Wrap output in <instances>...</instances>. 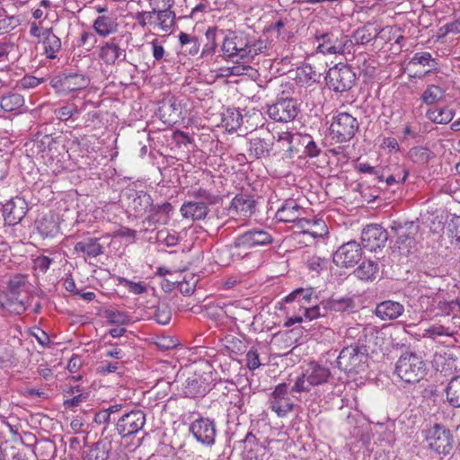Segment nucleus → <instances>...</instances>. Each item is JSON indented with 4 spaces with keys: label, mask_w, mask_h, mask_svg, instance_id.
Returning <instances> with one entry per match:
<instances>
[{
    "label": "nucleus",
    "mask_w": 460,
    "mask_h": 460,
    "mask_svg": "<svg viewBox=\"0 0 460 460\" xmlns=\"http://www.w3.org/2000/svg\"><path fill=\"white\" fill-rule=\"evenodd\" d=\"M248 44L249 34L245 31L225 30L219 56L226 61L245 63Z\"/></svg>",
    "instance_id": "obj_1"
},
{
    "label": "nucleus",
    "mask_w": 460,
    "mask_h": 460,
    "mask_svg": "<svg viewBox=\"0 0 460 460\" xmlns=\"http://www.w3.org/2000/svg\"><path fill=\"white\" fill-rule=\"evenodd\" d=\"M420 226L414 221H406L404 223L394 222L391 226L392 233L395 235L396 240L392 246L394 252L400 255L408 256L416 251L417 240Z\"/></svg>",
    "instance_id": "obj_2"
},
{
    "label": "nucleus",
    "mask_w": 460,
    "mask_h": 460,
    "mask_svg": "<svg viewBox=\"0 0 460 460\" xmlns=\"http://www.w3.org/2000/svg\"><path fill=\"white\" fill-rule=\"evenodd\" d=\"M395 374L405 383L415 384L426 375L422 358L411 351L402 354L395 364Z\"/></svg>",
    "instance_id": "obj_3"
},
{
    "label": "nucleus",
    "mask_w": 460,
    "mask_h": 460,
    "mask_svg": "<svg viewBox=\"0 0 460 460\" xmlns=\"http://www.w3.org/2000/svg\"><path fill=\"white\" fill-rule=\"evenodd\" d=\"M368 352H363L352 346H345L336 358L338 368L349 374H359L365 371Z\"/></svg>",
    "instance_id": "obj_4"
},
{
    "label": "nucleus",
    "mask_w": 460,
    "mask_h": 460,
    "mask_svg": "<svg viewBox=\"0 0 460 460\" xmlns=\"http://www.w3.org/2000/svg\"><path fill=\"white\" fill-rule=\"evenodd\" d=\"M330 376L331 371L328 367L312 362L306 370L296 378L291 391L295 393L309 392L312 386L326 383Z\"/></svg>",
    "instance_id": "obj_5"
},
{
    "label": "nucleus",
    "mask_w": 460,
    "mask_h": 460,
    "mask_svg": "<svg viewBox=\"0 0 460 460\" xmlns=\"http://www.w3.org/2000/svg\"><path fill=\"white\" fill-rule=\"evenodd\" d=\"M325 80L330 90L335 93H344L354 85L356 73L351 66L338 64L329 69Z\"/></svg>",
    "instance_id": "obj_6"
},
{
    "label": "nucleus",
    "mask_w": 460,
    "mask_h": 460,
    "mask_svg": "<svg viewBox=\"0 0 460 460\" xmlns=\"http://www.w3.org/2000/svg\"><path fill=\"white\" fill-rule=\"evenodd\" d=\"M358 128L359 124L356 118L348 112H341L333 117L330 130L332 138L341 144L349 141Z\"/></svg>",
    "instance_id": "obj_7"
},
{
    "label": "nucleus",
    "mask_w": 460,
    "mask_h": 460,
    "mask_svg": "<svg viewBox=\"0 0 460 460\" xmlns=\"http://www.w3.org/2000/svg\"><path fill=\"white\" fill-rule=\"evenodd\" d=\"M427 447L438 455H448L453 448V438L449 429L436 424L426 430Z\"/></svg>",
    "instance_id": "obj_8"
},
{
    "label": "nucleus",
    "mask_w": 460,
    "mask_h": 460,
    "mask_svg": "<svg viewBox=\"0 0 460 460\" xmlns=\"http://www.w3.org/2000/svg\"><path fill=\"white\" fill-rule=\"evenodd\" d=\"M298 112L297 102L293 98H278L275 102L268 105L267 109L269 117L278 122L292 121Z\"/></svg>",
    "instance_id": "obj_9"
},
{
    "label": "nucleus",
    "mask_w": 460,
    "mask_h": 460,
    "mask_svg": "<svg viewBox=\"0 0 460 460\" xmlns=\"http://www.w3.org/2000/svg\"><path fill=\"white\" fill-rule=\"evenodd\" d=\"M189 431L203 446L211 447L216 442L217 427L212 419L199 417L190 424Z\"/></svg>",
    "instance_id": "obj_10"
},
{
    "label": "nucleus",
    "mask_w": 460,
    "mask_h": 460,
    "mask_svg": "<svg viewBox=\"0 0 460 460\" xmlns=\"http://www.w3.org/2000/svg\"><path fill=\"white\" fill-rule=\"evenodd\" d=\"M145 423L146 414L142 411H131L117 419L116 430L120 437L125 438L137 433Z\"/></svg>",
    "instance_id": "obj_11"
},
{
    "label": "nucleus",
    "mask_w": 460,
    "mask_h": 460,
    "mask_svg": "<svg viewBox=\"0 0 460 460\" xmlns=\"http://www.w3.org/2000/svg\"><path fill=\"white\" fill-rule=\"evenodd\" d=\"M362 249L356 241L345 243L333 253V262L339 267H354L362 258Z\"/></svg>",
    "instance_id": "obj_12"
},
{
    "label": "nucleus",
    "mask_w": 460,
    "mask_h": 460,
    "mask_svg": "<svg viewBox=\"0 0 460 460\" xmlns=\"http://www.w3.org/2000/svg\"><path fill=\"white\" fill-rule=\"evenodd\" d=\"M273 243L272 234L263 229H252L238 235L234 246L243 249H252L266 246Z\"/></svg>",
    "instance_id": "obj_13"
},
{
    "label": "nucleus",
    "mask_w": 460,
    "mask_h": 460,
    "mask_svg": "<svg viewBox=\"0 0 460 460\" xmlns=\"http://www.w3.org/2000/svg\"><path fill=\"white\" fill-rule=\"evenodd\" d=\"M323 40V42L320 43L317 47V51L326 54H344L346 51L349 52V38L346 35H343L341 32H329L321 35L317 38L319 40Z\"/></svg>",
    "instance_id": "obj_14"
},
{
    "label": "nucleus",
    "mask_w": 460,
    "mask_h": 460,
    "mask_svg": "<svg viewBox=\"0 0 460 460\" xmlns=\"http://www.w3.org/2000/svg\"><path fill=\"white\" fill-rule=\"evenodd\" d=\"M389 234L387 231L379 225H368L361 233L362 248L375 252L385 245Z\"/></svg>",
    "instance_id": "obj_15"
},
{
    "label": "nucleus",
    "mask_w": 460,
    "mask_h": 460,
    "mask_svg": "<svg viewBox=\"0 0 460 460\" xmlns=\"http://www.w3.org/2000/svg\"><path fill=\"white\" fill-rule=\"evenodd\" d=\"M304 212L303 208L294 199L286 200L276 213V218L282 222H297L300 228H304L305 225H310L311 220L302 218Z\"/></svg>",
    "instance_id": "obj_16"
},
{
    "label": "nucleus",
    "mask_w": 460,
    "mask_h": 460,
    "mask_svg": "<svg viewBox=\"0 0 460 460\" xmlns=\"http://www.w3.org/2000/svg\"><path fill=\"white\" fill-rule=\"evenodd\" d=\"M211 382L208 380L207 375L194 373L182 384L181 393L188 398L203 397L211 390Z\"/></svg>",
    "instance_id": "obj_17"
},
{
    "label": "nucleus",
    "mask_w": 460,
    "mask_h": 460,
    "mask_svg": "<svg viewBox=\"0 0 460 460\" xmlns=\"http://www.w3.org/2000/svg\"><path fill=\"white\" fill-rule=\"evenodd\" d=\"M226 209L231 217H249L255 211V200L251 195L237 194Z\"/></svg>",
    "instance_id": "obj_18"
},
{
    "label": "nucleus",
    "mask_w": 460,
    "mask_h": 460,
    "mask_svg": "<svg viewBox=\"0 0 460 460\" xmlns=\"http://www.w3.org/2000/svg\"><path fill=\"white\" fill-rule=\"evenodd\" d=\"M157 114L164 124L172 125L181 118V108L175 97L168 96L160 102Z\"/></svg>",
    "instance_id": "obj_19"
},
{
    "label": "nucleus",
    "mask_w": 460,
    "mask_h": 460,
    "mask_svg": "<svg viewBox=\"0 0 460 460\" xmlns=\"http://www.w3.org/2000/svg\"><path fill=\"white\" fill-rule=\"evenodd\" d=\"M380 168L379 182L385 183V187L403 183L409 175L407 169L396 164Z\"/></svg>",
    "instance_id": "obj_20"
},
{
    "label": "nucleus",
    "mask_w": 460,
    "mask_h": 460,
    "mask_svg": "<svg viewBox=\"0 0 460 460\" xmlns=\"http://www.w3.org/2000/svg\"><path fill=\"white\" fill-rule=\"evenodd\" d=\"M458 324L453 319L444 318L439 323L431 324L424 331V337L436 340L438 337H454L458 333Z\"/></svg>",
    "instance_id": "obj_21"
},
{
    "label": "nucleus",
    "mask_w": 460,
    "mask_h": 460,
    "mask_svg": "<svg viewBox=\"0 0 460 460\" xmlns=\"http://www.w3.org/2000/svg\"><path fill=\"white\" fill-rule=\"evenodd\" d=\"M99 57L106 65H114L126 59V50L112 38L101 47Z\"/></svg>",
    "instance_id": "obj_22"
},
{
    "label": "nucleus",
    "mask_w": 460,
    "mask_h": 460,
    "mask_svg": "<svg viewBox=\"0 0 460 460\" xmlns=\"http://www.w3.org/2000/svg\"><path fill=\"white\" fill-rule=\"evenodd\" d=\"M274 137L267 132L263 137H254L250 139L249 156L260 159L270 155L273 146Z\"/></svg>",
    "instance_id": "obj_23"
},
{
    "label": "nucleus",
    "mask_w": 460,
    "mask_h": 460,
    "mask_svg": "<svg viewBox=\"0 0 460 460\" xmlns=\"http://www.w3.org/2000/svg\"><path fill=\"white\" fill-rule=\"evenodd\" d=\"M224 35L225 30L219 29L217 26L208 27L205 32L206 42L200 51V58L204 59L212 58L218 49L217 40L219 38L223 39Z\"/></svg>",
    "instance_id": "obj_24"
},
{
    "label": "nucleus",
    "mask_w": 460,
    "mask_h": 460,
    "mask_svg": "<svg viewBox=\"0 0 460 460\" xmlns=\"http://www.w3.org/2000/svg\"><path fill=\"white\" fill-rule=\"evenodd\" d=\"M25 205L24 199L19 198L7 202L4 206V220L13 226L20 223L26 214Z\"/></svg>",
    "instance_id": "obj_25"
},
{
    "label": "nucleus",
    "mask_w": 460,
    "mask_h": 460,
    "mask_svg": "<svg viewBox=\"0 0 460 460\" xmlns=\"http://www.w3.org/2000/svg\"><path fill=\"white\" fill-rule=\"evenodd\" d=\"M404 306L399 302L386 300L377 304L375 313L383 321L394 320L402 314Z\"/></svg>",
    "instance_id": "obj_26"
},
{
    "label": "nucleus",
    "mask_w": 460,
    "mask_h": 460,
    "mask_svg": "<svg viewBox=\"0 0 460 460\" xmlns=\"http://www.w3.org/2000/svg\"><path fill=\"white\" fill-rule=\"evenodd\" d=\"M181 214L184 218H190L193 221L206 218L209 211L208 205L203 202L190 200L184 202L181 207Z\"/></svg>",
    "instance_id": "obj_27"
},
{
    "label": "nucleus",
    "mask_w": 460,
    "mask_h": 460,
    "mask_svg": "<svg viewBox=\"0 0 460 460\" xmlns=\"http://www.w3.org/2000/svg\"><path fill=\"white\" fill-rule=\"evenodd\" d=\"M111 449V440L105 437L90 447L84 460H108Z\"/></svg>",
    "instance_id": "obj_28"
},
{
    "label": "nucleus",
    "mask_w": 460,
    "mask_h": 460,
    "mask_svg": "<svg viewBox=\"0 0 460 460\" xmlns=\"http://www.w3.org/2000/svg\"><path fill=\"white\" fill-rule=\"evenodd\" d=\"M62 86L70 92H75L86 88L90 84V79L80 73H64L60 79Z\"/></svg>",
    "instance_id": "obj_29"
},
{
    "label": "nucleus",
    "mask_w": 460,
    "mask_h": 460,
    "mask_svg": "<svg viewBox=\"0 0 460 460\" xmlns=\"http://www.w3.org/2000/svg\"><path fill=\"white\" fill-rule=\"evenodd\" d=\"M172 210V205L170 202L154 205L152 203L149 215L146 218L149 226L157 224H166L169 219V214Z\"/></svg>",
    "instance_id": "obj_30"
},
{
    "label": "nucleus",
    "mask_w": 460,
    "mask_h": 460,
    "mask_svg": "<svg viewBox=\"0 0 460 460\" xmlns=\"http://www.w3.org/2000/svg\"><path fill=\"white\" fill-rule=\"evenodd\" d=\"M75 252H83L88 257L95 258L103 254L104 248L100 243V239L96 237H87L84 240L77 242L74 247Z\"/></svg>",
    "instance_id": "obj_31"
},
{
    "label": "nucleus",
    "mask_w": 460,
    "mask_h": 460,
    "mask_svg": "<svg viewBox=\"0 0 460 460\" xmlns=\"http://www.w3.org/2000/svg\"><path fill=\"white\" fill-rule=\"evenodd\" d=\"M26 284V276L22 274H16L13 276L7 284V296L10 304H19L22 305V301L19 300L21 291Z\"/></svg>",
    "instance_id": "obj_32"
},
{
    "label": "nucleus",
    "mask_w": 460,
    "mask_h": 460,
    "mask_svg": "<svg viewBox=\"0 0 460 460\" xmlns=\"http://www.w3.org/2000/svg\"><path fill=\"white\" fill-rule=\"evenodd\" d=\"M118 26L116 19L107 15L98 16L93 22V29L101 37H107L115 33Z\"/></svg>",
    "instance_id": "obj_33"
},
{
    "label": "nucleus",
    "mask_w": 460,
    "mask_h": 460,
    "mask_svg": "<svg viewBox=\"0 0 460 460\" xmlns=\"http://www.w3.org/2000/svg\"><path fill=\"white\" fill-rule=\"evenodd\" d=\"M153 203V199L150 194L144 190H139L135 193L130 207L136 213V215H143L146 212H149Z\"/></svg>",
    "instance_id": "obj_34"
},
{
    "label": "nucleus",
    "mask_w": 460,
    "mask_h": 460,
    "mask_svg": "<svg viewBox=\"0 0 460 460\" xmlns=\"http://www.w3.org/2000/svg\"><path fill=\"white\" fill-rule=\"evenodd\" d=\"M378 270V263L368 260L367 261H363L358 268H356L353 274L358 279L369 281L375 279Z\"/></svg>",
    "instance_id": "obj_35"
},
{
    "label": "nucleus",
    "mask_w": 460,
    "mask_h": 460,
    "mask_svg": "<svg viewBox=\"0 0 460 460\" xmlns=\"http://www.w3.org/2000/svg\"><path fill=\"white\" fill-rule=\"evenodd\" d=\"M355 306L354 300L349 296L334 297L332 296L324 302L323 309H329L335 312L351 311Z\"/></svg>",
    "instance_id": "obj_36"
},
{
    "label": "nucleus",
    "mask_w": 460,
    "mask_h": 460,
    "mask_svg": "<svg viewBox=\"0 0 460 460\" xmlns=\"http://www.w3.org/2000/svg\"><path fill=\"white\" fill-rule=\"evenodd\" d=\"M24 105L23 97L16 93H8L0 97V108L4 112H13L18 111Z\"/></svg>",
    "instance_id": "obj_37"
},
{
    "label": "nucleus",
    "mask_w": 460,
    "mask_h": 460,
    "mask_svg": "<svg viewBox=\"0 0 460 460\" xmlns=\"http://www.w3.org/2000/svg\"><path fill=\"white\" fill-rule=\"evenodd\" d=\"M454 111L448 108H434L429 109L426 116L427 118L437 124H447L454 118Z\"/></svg>",
    "instance_id": "obj_38"
},
{
    "label": "nucleus",
    "mask_w": 460,
    "mask_h": 460,
    "mask_svg": "<svg viewBox=\"0 0 460 460\" xmlns=\"http://www.w3.org/2000/svg\"><path fill=\"white\" fill-rule=\"evenodd\" d=\"M179 41L189 55L196 56L199 53L200 42L197 36L181 31L179 34Z\"/></svg>",
    "instance_id": "obj_39"
},
{
    "label": "nucleus",
    "mask_w": 460,
    "mask_h": 460,
    "mask_svg": "<svg viewBox=\"0 0 460 460\" xmlns=\"http://www.w3.org/2000/svg\"><path fill=\"white\" fill-rule=\"evenodd\" d=\"M270 408L279 417H284L293 410L294 403L289 397L270 398Z\"/></svg>",
    "instance_id": "obj_40"
},
{
    "label": "nucleus",
    "mask_w": 460,
    "mask_h": 460,
    "mask_svg": "<svg viewBox=\"0 0 460 460\" xmlns=\"http://www.w3.org/2000/svg\"><path fill=\"white\" fill-rule=\"evenodd\" d=\"M171 9L172 7H165L155 10L158 24L164 31H169L174 24L175 13Z\"/></svg>",
    "instance_id": "obj_41"
},
{
    "label": "nucleus",
    "mask_w": 460,
    "mask_h": 460,
    "mask_svg": "<svg viewBox=\"0 0 460 460\" xmlns=\"http://www.w3.org/2000/svg\"><path fill=\"white\" fill-rule=\"evenodd\" d=\"M433 156L434 154L424 146H414L409 151L410 159L420 165L427 164Z\"/></svg>",
    "instance_id": "obj_42"
},
{
    "label": "nucleus",
    "mask_w": 460,
    "mask_h": 460,
    "mask_svg": "<svg viewBox=\"0 0 460 460\" xmlns=\"http://www.w3.org/2000/svg\"><path fill=\"white\" fill-rule=\"evenodd\" d=\"M189 195L193 197L195 201L203 202L207 205H215L219 201V197L217 195H215L201 187L192 188L191 191L189 192Z\"/></svg>",
    "instance_id": "obj_43"
},
{
    "label": "nucleus",
    "mask_w": 460,
    "mask_h": 460,
    "mask_svg": "<svg viewBox=\"0 0 460 460\" xmlns=\"http://www.w3.org/2000/svg\"><path fill=\"white\" fill-rule=\"evenodd\" d=\"M38 231L43 237L55 236L59 232V226L52 217H44L38 223Z\"/></svg>",
    "instance_id": "obj_44"
},
{
    "label": "nucleus",
    "mask_w": 460,
    "mask_h": 460,
    "mask_svg": "<svg viewBox=\"0 0 460 460\" xmlns=\"http://www.w3.org/2000/svg\"><path fill=\"white\" fill-rule=\"evenodd\" d=\"M447 398L454 407H460V377H453L447 386Z\"/></svg>",
    "instance_id": "obj_45"
},
{
    "label": "nucleus",
    "mask_w": 460,
    "mask_h": 460,
    "mask_svg": "<svg viewBox=\"0 0 460 460\" xmlns=\"http://www.w3.org/2000/svg\"><path fill=\"white\" fill-rule=\"evenodd\" d=\"M376 333V330L373 326H367L360 335L357 338L354 342H350L349 345L354 347L355 349H358L363 352H368L367 345L372 340Z\"/></svg>",
    "instance_id": "obj_46"
},
{
    "label": "nucleus",
    "mask_w": 460,
    "mask_h": 460,
    "mask_svg": "<svg viewBox=\"0 0 460 460\" xmlns=\"http://www.w3.org/2000/svg\"><path fill=\"white\" fill-rule=\"evenodd\" d=\"M247 53L245 56V63H249L255 56L263 53L268 49L267 41L263 40H252L249 36V44L247 46Z\"/></svg>",
    "instance_id": "obj_47"
},
{
    "label": "nucleus",
    "mask_w": 460,
    "mask_h": 460,
    "mask_svg": "<svg viewBox=\"0 0 460 460\" xmlns=\"http://www.w3.org/2000/svg\"><path fill=\"white\" fill-rule=\"evenodd\" d=\"M444 90L437 85H429L422 93L421 100L428 105L433 104L444 97Z\"/></svg>",
    "instance_id": "obj_48"
},
{
    "label": "nucleus",
    "mask_w": 460,
    "mask_h": 460,
    "mask_svg": "<svg viewBox=\"0 0 460 460\" xmlns=\"http://www.w3.org/2000/svg\"><path fill=\"white\" fill-rule=\"evenodd\" d=\"M438 309L445 315V318H448L447 316L453 314L450 319H453V322H456L455 320L458 319L457 314H460V303L457 300H452L449 302L439 301Z\"/></svg>",
    "instance_id": "obj_49"
},
{
    "label": "nucleus",
    "mask_w": 460,
    "mask_h": 460,
    "mask_svg": "<svg viewBox=\"0 0 460 460\" xmlns=\"http://www.w3.org/2000/svg\"><path fill=\"white\" fill-rule=\"evenodd\" d=\"M302 229L304 234H308L314 238L322 237L328 233L327 226L323 220H311V224L305 225Z\"/></svg>",
    "instance_id": "obj_50"
},
{
    "label": "nucleus",
    "mask_w": 460,
    "mask_h": 460,
    "mask_svg": "<svg viewBox=\"0 0 460 460\" xmlns=\"http://www.w3.org/2000/svg\"><path fill=\"white\" fill-rule=\"evenodd\" d=\"M288 23L287 18L279 19L276 22L270 23L265 30L268 32L275 31L277 33V38L281 39L282 40H288L289 39V33L286 30V25Z\"/></svg>",
    "instance_id": "obj_51"
},
{
    "label": "nucleus",
    "mask_w": 460,
    "mask_h": 460,
    "mask_svg": "<svg viewBox=\"0 0 460 460\" xmlns=\"http://www.w3.org/2000/svg\"><path fill=\"white\" fill-rule=\"evenodd\" d=\"M154 318L159 324L165 325L169 323L172 318V311L168 304H159L155 311Z\"/></svg>",
    "instance_id": "obj_52"
},
{
    "label": "nucleus",
    "mask_w": 460,
    "mask_h": 460,
    "mask_svg": "<svg viewBox=\"0 0 460 460\" xmlns=\"http://www.w3.org/2000/svg\"><path fill=\"white\" fill-rule=\"evenodd\" d=\"M372 40L371 33L365 28H359L356 30L353 34L351 35V38L349 39V49L354 45H364L368 43Z\"/></svg>",
    "instance_id": "obj_53"
},
{
    "label": "nucleus",
    "mask_w": 460,
    "mask_h": 460,
    "mask_svg": "<svg viewBox=\"0 0 460 460\" xmlns=\"http://www.w3.org/2000/svg\"><path fill=\"white\" fill-rule=\"evenodd\" d=\"M45 52L49 58H55L56 53L61 48V41L59 38H58L54 34H49L46 37L45 41Z\"/></svg>",
    "instance_id": "obj_54"
},
{
    "label": "nucleus",
    "mask_w": 460,
    "mask_h": 460,
    "mask_svg": "<svg viewBox=\"0 0 460 460\" xmlns=\"http://www.w3.org/2000/svg\"><path fill=\"white\" fill-rule=\"evenodd\" d=\"M313 291L311 288H297L295 291H293L291 294H289L285 301L287 303L297 300L298 303L303 302H309L312 297Z\"/></svg>",
    "instance_id": "obj_55"
},
{
    "label": "nucleus",
    "mask_w": 460,
    "mask_h": 460,
    "mask_svg": "<svg viewBox=\"0 0 460 460\" xmlns=\"http://www.w3.org/2000/svg\"><path fill=\"white\" fill-rule=\"evenodd\" d=\"M356 62L358 68L365 75L372 77L375 74L376 67L369 62L367 59V54H359L356 58Z\"/></svg>",
    "instance_id": "obj_56"
},
{
    "label": "nucleus",
    "mask_w": 460,
    "mask_h": 460,
    "mask_svg": "<svg viewBox=\"0 0 460 460\" xmlns=\"http://www.w3.org/2000/svg\"><path fill=\"white\" fill-rule=\"evenodd\" d=\"M106 317L108 322L113 324L125 325L130 323L129 316L126 313L120 311H107Z\"/></svg>",
    "instance_id": "obj_57"
},
{
    "label": "nucleus",
    "mask_w": 460,
    "mask_h": 460,
    "mask_svg": "<svg viewBox=\"0 0 460 460\" xmlns=\"http://www.w3.org/2000/svg\"><path fill=\"white\" fill-rule=\"evenodd\" d=\"M328 261L325 258L319 256L309 257L305 262L309 270L319 273L321 270L327 267Z\"/></svg>",
    "instance_id": "obj_58"
},
{
    "label": "nucleus",
    "mask_w": 460,
    "mask_h": 460,
    "mask_svg": "<svg viewBox=\"0 0 460 460\" xmlns=\"http://www.w3.org/2000/svg\"><path fill=\"white\" fill-rule=\"evenodd\" d=\"M313 137L310 135H299V134H290V133H284L282 137H280L279 141H287L289 144H292L293 142H298L301 146H303L305 148L307 146V143L309 144V141L312 140Z\"/></svg>",
    "instance_id": "obj_59"
},
{
    "label": "nucleus",
    "mask_w": 460,
    "mask_h": 460,
    "mask_svg": "<svg viewBox=\"0 0 460 460\" xmlns=\"http://www.w3.org/2000/svg\"><path fill=\"white\" fill-rule=\"evenodd\" d=\"M225 120L231 129H237L243 124V115L236 110L228 111V114L225 118Z\"/></svg>",
    "instance_id": "obj_60"
},
{
    "label": "nucleus",
    "mask_w": 460,
    "mask_h": 460,
    "mask_svg": "<svg viewBox=\"0 0 460 460\" xmlns=\"http://www.w3.org/2000/svg\"><path fill=\"white\" fill-rule=\"evenodd\" d=\"M411 62L412 64H418L424 66H434L437 65L436 60L432 58L431 54L429 52L415 53Z\"/></svg>",
    "instance_id": "obj_61"
},
{
    "label": "nucleus",
    "mask_w": 460,
    "mask_h": 460,
    "mask_svg": "<svg viewBox=\"0 0 460 460\" xmlns=\"http://www.w3.org/2000/svg\"><path fill=\"white\" fill-rule=\"evenodd\" d=\"M78 112L79 111L75 105H65L55 111L57 118L60 120H67Z\"/></svg>",
    "instance_id": "obj_62"
},
{
    "label": "nucleus",
    "mask_w": 460,
    "mask_h": 460,
    "mask_svg": "<svg viewBox=\"0 0 460 460\" xmlns=\"http://www.w3.org/2000/svg\"><path fill=\"white\" fill-rule=\"evenodd\" d=\"M155 12H156L155 9H152L149 12H146V11L137 12L135 14V19L142 28H146L148 24L153 23V20L155 15Z\"/></svg>",
    "instance_id": "obj_63"
},
{
    "label": "nucleus",
    "mask_w": 460,
    "mask_h": 460,
    "mask_svg": "<svg viewBox=\"0 0 460 460\" xmlns=\"http://www.w3.org/2000/svg\"><path fill=\"white\" fill-rule=\"evenodd\" d=\"M449 234L455 238L457 243H460V217L454 216L447 226Z\"/></svg>",
    "instance_id": "obj_64"
}]
</instances>
